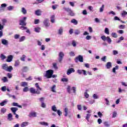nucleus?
Returning <instances> with one entry per match:
<instances>
[{"instance_id":"1","label":"nucleus","mask_w":127,"mask_h":127,"mask_svg":"<svg viewBox=\"0 0 127 127\" xmlns=\"http://www.w3.org/2000/svg\"><path fill=\"white\" fill-rule=\"evenodd\" d=\"M35 86L37 88V90H35L33 87H31L30 89V92L32 94H37L38 95H39V94H40V91H42V88H40L38 83H36Z\"/></svg>"},{"instance_id":"2","label":"nucleus","mask_w":127,"mask_h":127,"mask_svg":"<svg viewBox=\"0 0 127 127\" xmlns=\"http://www.w3.org/2000/svg\"><path fill=\"white\" fill-rule=\"evenodd\" d=\"M2 69L7 72H11L13 70V67L11 66H8L6 64H3L2 65Z\"/></svg>"},{"instance_id":"3","label":"nucleus","mask_w":127,"mask_h":127,"mask_svg":"<svg viewBox=\"0 0 127 127\" xmlns=\"http://www.w3.org/2000/svg\"><path fill=\"white\" fill-rule=\"evenodd\" d=\"M54 72V71H53V70L51 69L46 71V77L47 78V79H50V78L52 77Z\"/></svg>"},{"instance_id":"4","label":"nucleus","mask_w":127,"mask_h":127,"mask_svg":"<svg viewBox=\"0 0 127 127\" xmlns=\"http://www.w3.org/2000/svg\"><path fill=\"white\" fill-rule=\"evenodd\" d=\"M26 19H27V17H24L22 19L19 20V25H26L27 23H26Z\"/></svg>"},{"instance_id":"5","label":"nucleus","mask_w":127,"mask_h":127,"mask_svg":"<svg viewBox=\"0 0 127 127\" xmlns=\"http://www.w3.org/2000/svg\"><path fill=\"white\" fill-rule=\"evenodd\" d=\"M101 39L103 40V41H107L109 44H111L112 43V39H111V38L110 37H106V36H101Z\"/></svg>"},{"instance_id":"6","label":"nucleus","mask_w":127,"mask_h":127,"mask_svg":"<svg viewBox=\"0 0 127 127\" xmlns=\"http://www.w3.org/2000/svg\"><path fill=\"white\" fill-rule=\"evenodd\" d=\"M78 61H79V62H83V59L82 56L79 55L75 58V62L77 63H78Z\"/></svg>"},{"instance_id":"7","label":"nucleus","mask_w":127,"mask_h":127,"mask_svg":"<svg viewBox=\"0 0 127 127\" xmlns=\"http://www.w3.org/2000/svg\"><path fill=\"white\" fill-rule=\"evenodd\" d=\"M64 53L63 52H61L59 54V62H62V60H63V57H64Z\"/></svg>"},{"instance_id":"8","label":"nucleus","mask_w":127,"mask_h":127,"mask_svg":"<svg viewBox=\"0 0 127 127\" xmlns=\"http://www.w3.org/2000/svg\"><path fill=\"white\" fill-rule=\"evenodd\" d=\"M37 113L35 112H31L30 113V114L28 115V117H29V118H36L37 117Z\"/></svg>"},{"instance_id":"9","label":"nucleus","mask_w":127,"mask_h":127,"mask_svg":"<svg viewBox=\"0 0 127 127\" xmlns=\"http://www.w3.org/2000/svg\"><path fill=\"white\" fill-rule=\"evenodd\" d=\"M43 23L45 26H46V27H48V26L50 25V24L49 23V19H45V20L43 22Z\"/></svg>"},{"instance_id":"10","label":"nucleus","mask_w":127,"mask_h":127,"mask_svg":"<svg viewBox=\"0 0 127 127\" xmlns=\"http://www.w3.org/2000/svg\"><path fill=\"white\" fill-rule=\"evenodd\" d=\"M13 59V56L12 55H9L7 57V59L6 60V62H11Z\"/></svg>"},{"instance_id":"11","label":"nucleus","mask_w":127,"mask_h":127,"mask_svg":"<svg viewBox=\"0 0 127 127\" xmlns=\"http://www.w3.org/2000/svg\"><path fill=\"white\" fill-rule=\"evenodd\" d=\"M74 72H75V69H74L73 68L71 67L67 70L66 74L67 75H70L71 73H74Z\"/></svg>"},{"instance_id":"12","label":"nucleus","mask_w":127,"mask_h":127,"mask_svg":"<svg viewBox=\"0 0 127 127\" xmlns=\"http://www.w3.org/2000/svg\"><path fill=\"white\" fill-rule=\"evenodd\" d=\"M10 110L13 113V115H16V111L18 110V109L16 107H11Z\"/></svg>"},{"instance_id":"13","label":"nucleus","mask_w":127,"mask_h":127,"mask_svg":"<svg viewBox=\"0 0 127 127\" xmlns=\"http://www.w3.org/2000/svg\"><path fill=\"white\" fill-rule=\"evenodd\" d=\"M35 14L38 16H39L42 14V11H41L40 9H38L35 11Z\"/></svg>"},{"instance_id":"14","label":"nucleus","mask_w":127,"mask_h":127,"mask_svg":"<svg viewBox=\"0 0 127 127\" xmlns=\"http://www.w3.org/2000/svg\"><path fill=\"white\" fill-rule=\"evenodd\" d=\"M64 112L65 113L64 116L65 117H67L68 116V113L69 112V109L67 108H65L64 109Z\"/></svg>"},{"instance_id":"15","label":"nucleus","mask_w":127,"mask_h":127,"mask_svg":"<svg viewBox=\"0 0 127 127\" xmlns=\"http://www.w3.org/2000/svg\"><path fill=\"white\" fill-rule=\"evenodd\" d=\"M112 67V63L111 62H108L106 64V67L107 69H110Z\"/></svg>"},{"instance_id":"16","label":"nucleus","mask_w":127,"mask_h":127,"mask_svg":"<svg viewBox=\"0 0 127 127\" xmlns=\"http://www.w3.org/2000/svg\"><path fill=\"white\" fill-rule=\"evenodd\" d=\"M2 44H3V45H8V42L5 39H2Z\"/></svg>"},{"instance_id":"17","label":"nucleus","mask_w":127,"mask_h":127,"mask_svg":"<svg viewBox=\"0 0 127 127\" xmlns=\"http://www.w3.org/2000/svg\"><path fill=\"white\" fill-rule=\"evenodd\" d=\"M56 88V85L54 84L53 85V86L51 88L52 92L53 93H56V90H55V89Z\"/></svg>"},{"instance_id":"18","label":"nucleus","mask_w":127,"mask_h":127,"mask_svg":"<svg viewBox=\"0 0 127 127\" xmlns=\"http://www.w3.org/2000/svg\"><path fill=\"white\" fill-rule=\"evenodd\" d=\"M12 106L13 107H18V108H22V106L21 105H18V104L16 102H13L12 103Z\"/></svg>"},{"instance_id":"19","label":"nucleus","mask_w":127,"mask_h":127,"mask_svg":"<svg viewBox=\"0 0 127 127\" xmlns=\"http://www.w3.org/2000/svg\"><path fill=\"white\" fill-rule=\"evenodd\" d=\"M71 23H73V24H74V25H77L78 24V21H77L75 19H72L71 20Z\"/></svg>"},{"instance_id":"20","label":"nucleus","mask_w":127,"mask_h":127,"mask_svg":"<svg viewBox=\"0 0 127 127\" xmlns=\"http://www.w3.org/2000/svg\"><path fill=\"white\" fill-rule=\"evenodd\" d=\"M51 22H52V23L55 22V15H52L51 17Z\"/></svg>"},{"instance_id":"21","label":"nucleus","mask_w":127,"mask_h":127,"mask_svg":"<svg viewBox=\"0 0 127 127\" xmlns=\"http://www.w3.org/2000/svg\"><path fill=\"white\" fill-rule=\"evenodd\" d=\"M8 121H12L13 119H12V114L11 113L8 114Z\"/></svg>"},{"instance_id":"22","label":"nucleus","mask_w":127,"mask_h":127,"mask_svg":"<svg viewBox=\"0 0 127 127\" xmlns=\"http://www.w3.org/2000/svg\"><path fill=\"white\" fill-rule=\"evenodd\" d=\"M26 25H22L19 27L20 29H21V30H26L27 29V27H25Z\"/></svg>"},{"instance_id":"23","label":"nucleus","mask_w":127,"mask_h":127,"mask_svg":"<svg viewBox=\"0 0 127 127\" xmlns=\"http://www.w3.org/2000/svg\"><path fill=\"white\" fill-rule=\"evenodd\" d=\"M28 84L26 82H22L21 83V87H27Z\"/></svg>"},{"instance_id":"24","label":"nucleus","mask_w":127,"mask_h":127,"mask_svg":"<svg viewBox=\"0 0 127 127\" xmlns=\"http://www.w3.org/2000/svg\"><path fill=\"white\" fill-rule=\"evenodd\" d=\"M28 125V122H24L22 123L21 125V127H26Z\"/></svg>"},{"instance_id":"25","label":"nucleus","mask_w":127,"mask_h":127,"mask_svg":"<svg viewBox=\"0 0 127 127\" xmlns=\"http://www.w3.org/2000/svg\"><path fill=\"white\" fill-rule=\"evenodd\" d=\"M21 12L23 14H26L27 12V11H26V9H25V8L24 7H22Z\"/></svg>"},{"instance_id":"26","label":"nucleus","mask_w":127,"mask_h":127,"mask_svg":"<svg viewBox=\"0 0 127 127\" xmlns=\"http://www.w3.org/2000/svg\"><path fill=\"white\" fill-rule=\"evenodd\" d=\"M88 92V89H86L85 90V92H84V97L85 98H86V99H88V98H89V94H88V93H87Z\"/></svg>"},{"instance_id":"27","label":"nucleus","mask_w":127,"mask_h":127,"mask_svg":"<svg viewBox=\"0 0 127 127\" xmlns=\"http://www.w3.org/2000/svg\"><path fill=\"white\" fill-rule=\"evenodd\" d=\"M63 33V28L61 27L58 30V34L61 35Z\"/></svg>"},{"instance_id":"28","label":"nucleus","mask_w":127,"mask_h":127,"mask_svg":"<svg viewBox=\"0 0 127 127\" xmlns=\"http://www.w3.org/2000/svg\"><path fill=\"white\" fill-rule=\"evenodd\" d=\"M3 7H6V4L5 3H3L1 4V6L0 7V11H1V10H2Z\"/></svg>"},{"instance_id":"29","label":"nucleus","mask_w":127,"mask_h":127,"mask_svg":"<svg viewBox=\"0 0 127 127\" xmlns=\"http://www.w3.org/2000/svg\"><path fill=\"white\" fill-rule=\"evenodd\" d=\"M6 103H7V101L4 100L2 102L0 103V105L1 107H3V106L6 104Z\"/></svg>"},{"instance_id":"30","label":"nucleus","mask_w":127,"mask_h":127,"mask_svg":"<svg viewBox=\"0 0 127 127\" xmlns=\"http://www.w3.org/2000/svg\"><path fill=\"white\" fill-rule=\"evenodd\" d=\"M2 81H3V83H6V82H8V80H7V78L5 76L3 77L2 78Z\"/></svg>"},{"instance_id":"31","label":"nucleus","mask_w":127,"mask_h":127,"mask_svg":"<svg viewBox=\"0 0 127 127\" xmlns=\"http://www.w3.org/2000/svg\"><path fill=\"white\" fill-rule=\"evenodd\" d=\"M41 29L39 27H36V28H35V32L39 33V32H40Z\"/></svg>"},{"instance_id":"32","label":"nucleus","mask_w":127,"mask_h":127,"mask_svg":"<svg viewBox=\"0 0 127 127\" xmlns=\"http://www.w3.org/2000/svg\"><path fill=\"white\" fill-rule=\"evenodd\" d=\"M121 15L123 17L126 16V15H127V12L126 11H123L122 13H121Z\"/></svg>"},{"instance_id":"33","label":"nucleus","mask_w":127,"mask_h":127,"mask_svg":"<svg viewBox=\"0 0 127 127\" xmlns=\"http://www.w3.org/2000/svg\"><path fill=\"white\" fill-rule=\"evenodd\" d=\"M0 58L1 60H4V59H5V58H6V57L3 54H1Z\"/></svg>"},{"instance_id":"34","label":"nucleus","mask_w":127,"mask_h":127,"mask_svg":"<svg viewBox=\"0 0 127 127\" xmlns=\"http://www.w3.org/2000/svg\"><path fill=\"white\" fill-rule=\"evenodd\" d=\"M19 64H20L19 61H16L15 62V64H14L15 67H17V66H19Z\"/></svg>"},{"instance_id":"35","label":"nucleus","mask_w":127,"mask_h":127,"mask_svg":"<svg viewBox=\"0 0 127 127\" xmlns=\"http://www.w3.org/2000/svg\"><path fill=\"white\" fill-rule=\"evenodd\" d=\"M68 13L69 15H70V16H74V15H75V13L73 12V11H72V10H70Z\"/></svg>"},{"instance_id":"36","label":"nucleus","mask_w":127,"mask_h":127,"mask_svg":"<svg viewBox=\"0 0 127 127\" xmlns=\"http://www.w3.org/2000/svg\"><path fill=\"white\" fill-rule=\"evenodd\" d=\"M119 69V66L116 65L114 68H113L112 71L113 73H116V70H118Z\"/></svg>"},{"instance_id":"37","label":"nucleus","mask_w":127,"mask_h":127,"mask_svg":"<svg viewBox=\"0 0 127 127\" xmlns=\"http://www.w3.org/2000/svg\"><path fill=\"white\" fill-rule=\"evenodd\" d=\"M40 125H42V126H48V123L44 122H40Z\"/></svg>"},{"instance_id":"38","label":"nucleus","mask_w":127,"mask_h":127,"mask_svg":"<svg viewBox=\"0 0 127 127\" xmlns=\"http://www.w3.org/2000/svg\"><path fill=\"white\" fill-rule=\"evenodd\" d=\"M105 33H106V34H108V35H109V34H110V31H109V28H105Z\"/></svg>"},{"instance_id":"39","label":"nucleus","mask_w":127,"mask_h":127,"mask_svg":"<svg viewBox=\"0 0 127 127\" xmlns=\"http://www.w3.org/2000/svg\"><path fill=\"white\" fill-rule=\"evenodd\" d=\"M111 35L114 38H117V37H118V35H117L116 33H112Z\"/></svg>"},{"instance_id":"40","label":"nucleus","mask_w":127,"mask_h":127,"mask_svg":"<svg viewBox=\"0 0 127 127\" xmlns=\"http://www.w3.org/2000/svg\"><path fill=\"white\" fill-rule=\"evenodd\" d=\"M105 8V5L103 4L100 8V12H103L104 11V8Z\"/></svg>"},{"instance_id":"41","label":"nucleus","mask_w":127,"mask_h":127,"mask_svg":"<svg viewBox=\"0 0 127 127\" xmlns=\"http://www.w3.org/2000/svg\"><path fill=\"white\" fill-rule=\"evenodd\" d=\"M27 70H28V68L27 66H24L22 69L23 72H27Z\"/></svg>"},{"instance_id":"42","label":"nucleus","mask_w":127,"mask_h":127,"mask_svg":"<svg viewBox=\"0 0 127 127\" xmlns=\"http://www.w3.org/2000/svg\"><path fill=\"white\" fill-rule=\"evenodd\" d=\"M64 9L65 11H67V12H69L71 10V8H66V7H64Z\"/></svg>"},{"instance_id":"43","label":"nucleus","mask_w":127,"mask_h":127,"mask_svg":"<svg viewBox=\"0 0 127 127\" xmlns=\"http://www.w3.org/2000/svg\"><path fill=\"white\" fill-rule=\"evenodd\" d=\"M0 112L2 114H4V113H5V112H6V109L4 108H2Z\"/></svg>"},{"instance_id":"44","label":"nucleus","mask_w":127,"mask_h":127,"mask_svg":"<svg viewBox=\"0 0 127 127\" xmlns=\"http://www.w3.org/2000/svg\"><path fill=\"white\" fill-rule=\"evenodd\" d=\"M91 117V114H87L86 116V120L89 122V119H90V117Z\"/></svg>"},{"instance_id":"45","label":"nucleus","mask_w":127,"mask_h":127,"mask_svg":"<svg viewBox=\"0 0 127 127\" xmlns=\"http://www.w3.org/2000/svg\"><path fill=\"white\" fill-rule=\"evenodd\" d=\"M53 66L55 69L57 70V69H58V67L57 66V64L56 63L53 64Z\"/></svg>"},{"instance_id":"46","label":"nucleus","mask_w":127,"mask_h":127,"mask_svg":"<svg viewBox=\"0 0 127 127\" xmlns=\"http://www.w3.org/2000/svg\"><path fill=\"white\" fill-rule=\"evenodd\" d=\"M67 91L69 94H71V87L69 85L67 87Z\"/></svg>"},{"instance_id":"47","label":"nucleus","mask_w":127,"mask_h":127,"mask_svg":"<svg viewBox=\"0 0 127 127\" xmlns=\"http://www.w3.org/2000/svg\"><path fill=\"white\" fill-rule=\"evenodd\" d=\"M1 21H2V25H4L5 24V23H6V22H7V20L5 19H2Z\"/></svg>"},{"instance_id":"48","label":"nucleus","mask_w":127,"mask_h":127,"mask_svg":"<svg viewBox=\"0 0 127 127\" xmlns=\"http://www.w3.org/2000/svg\"><path fill=\"white\" fill-rule=\"evenodd\" d=\"M25 39V36H22L20 39H19V42H22Z\"/></svg>"},{"instance_id":"49","label":"nucleus","mask_w":127,"mask_h":127,"mask_svg":"<svg viewBox=\"0 0 127 127\" xmlns=\"http://www.w3.org/2000/svg\"><path fill=\"white\" fill-rule=\"evenodd\" d=\"M52 111L53 112H57V109L56 108V107L55 106H53L52 108Z\"/></svg>"},{"instance_id":"50","label":"nucleus","mask_w":127,"mask_h":127,"mask_svg":"<svg viewBox=\"0 0 127 127\" xmlns=\"http://www.w3.org/2000/svg\"><path fill=\"white\" fill-rule=\"evenodd\" d=\"M25 57H26L25 55H23L22 56V57H21V58H20V60H21V61H23V62L25 61Z\"/></svg>"},{"instance_id":"51","label":"nucleus","mask_w":127,"mask_h":127,"mask_svg":"<svg viewBox=\"0 0 127 127\" xmlns=\"http://www.w3.org/2000/svg\"><path fill=\"white\" fill-rule=\"evenodd\" d=\"M72 45L73 47H76V46H77V44L75 41H72Z\"/></svg>"},{"instance_id":"52","label":"nucleus","mask_w":127,"mask_h":127,"mask_svg":"<svg viewBox=\"0 0 127 127\" xmlns=\"http://www.w3.org/2000/svg\"><path fill=\"white\" fill-rule=\"evenodd\" d=\"M1 90L2 92H5V91H6V86L2 87Z\"/></svg>"},{"instance_id":"53","label":"nucleus","mask_w":127,"mask_h":127,"mask_svg":"<svg viewBox=\"0 0 127 127\" xmlns=\"http://www.w3.org/2000/svg\"><path fill=\"white\" fill-rule=\"evenodd\" d=\"M97 115H98V117H100V118H102V117H103V114H102V113H101V112H98L97 113Z\"/></svg>"},{"instance_id":"54","label":"nucleus","mask_w":127,"mask_h":127,"mask_svg":"<svg viewBox=\"0 0 127 127\" xmlns=\"http://www.w3.org/2000/svg\"><path fill=\"white\" fill-rule=\"evenodd\" d=\"M23 92H28V87L27 86L25 87L23 89Z\"/></svg>"},{"instance_id":"55","label":"nucleus","mask_w":127,"mask_h":127,"mask_svg":"<svg viewBox=\"0 0 127 127\" xmlns=\"http://www.w3.org/2000/svg\"><path fill=\"white\" fill-rule=\"evenodd\" d=\"M74 34H75V35L80 34V31H79V30H76L74 32Z\"/></svg>"},{"instance_id":"56","label":"nucleus","mask_w":127,"mask_h":127,"mask_svg":"<svg viewBox=\"0 0 127 127\" xmlns=\"http://www.w3.org/2000/svg\"><path fill=\"white\" fill-rule=\"evenodd\" d=\"M7 76L8 78H9V79H10L12 77V74L10 73H8L7 74Z\"/></svg>"},{"instance_id":"57","label":"nucleus","mask_w":127,"mask_h":127,"mask_svg":"<svg viewBox=\"0 0 127 127\" xmlns=\"http://www.w3.org/2000/svg\"><path fill=\"white\" fill-rule=\"evenodd\" d=\"M62 82H68V78H63L62 79Z\"/></svg>"},{"instance_id":"58","label":"nucleus","mask_w":127,"mask_h":127,"mask_svg":"<svg viewBox=\"0 0 127 127\" xmlns=\"http://www.w3.org/2000/svg\"><path fill=\"white\" fill-rule=\"evenodd\" d=\"M57 114L59 116H61L62 115V112H61V111L59 110H58L57 111Z\"/></svg>"},{"instance_id":"59","label":"nucleus","mask_w":127,"mask_h":127,"mask_svg":"<svg viewBox=\"0 0 127 127\" xmlns=\"http://www.w3.org/2000/svg\"><path fill=\"white\" fill-rule=\"evenodd\" d=\"M69 55H70V56L74 57V56H75V53H74L73 52H70L69 53Z\"/></svg>"},{"instance_id":"60","label":"nucleus","mask_w":127,"mask_h":127,"mask_svg":"<svg viewBox=\"0 0 127 127\" xmlns=\"http://www.w3.org/2000/svg\"><path fill=\"white\" fill-rule=\"evenodd\" d=\"M104 125L107 127H110V124H109V123L107 122H105L104 123Z\"/></svg>"},{"instance_id":"61","label":"nucleus","mask_w":127,"mask_h":127,"mask_svg":"<svg viewBox=\"0 0 127 127\" xmlns=\"http://www.w3.org/2000/svg\"><path fill=\"white\" fill-rule=\"evenodd\" d=\"M19 35L18 34H16L14 35V37L15 39H18V38H19Z\"/></svg>"},{"instance_id":"62","label":"nucleus","mask_w":127,"mask_h":127,"mask_svg":"<svg viewBox=\"0 0 127 127\" xmlns=\"http://www.w3.org/2000/svg\"><path fill=\"white\" fill-rule=\"evenodd\" d=\"M117 117V112H114L113 114L112 118H116Z\"/></svg>"},{"instance_id":"63","label":"nucleus","mask_w":127,"mask_h":127,"mask_svg":"<svg viewBox=\"0 0 127 127\" xmlns=\"http://www.w3.org/2000/svg\"><path fill=\"white\" fill-rule=\"evenodd\" d=\"M39 23V19H35L34 21L35 24H38Z\"/></svg>"},{"instance_id":"64","label":"nucleus","mask_w":127,"mask_h":127,"mask_svg":"<svg viewBox=\"0 0 127 127\" xmlns=\"http://www.w3.org/2000/svg\"><path fill=\"white\" fill-rule=\"evenodd\" d=\"M106 58H107V57L106 56L102 57V58L101 59L102 61H103L104 62H106Z\"/></svg>"}]
</instances>
